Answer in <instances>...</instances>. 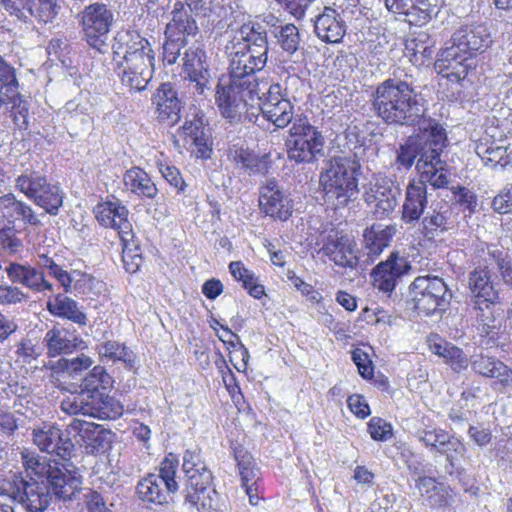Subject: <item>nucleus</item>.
<instances>
[{
	"label": "nucleus",
	"mask_w": 512,
	"mask_h": 512,
	"mask_svg": "<svg viewBox=\"0 0 512 512\" xmlns=\"http://www.w3.org/2000/svg\"><path fill=\"white\" fill-rule=\"evenodd\" d=\"M190 8L182 2H176L171 12L172 18L166 26V32L172 36H179L188 39L189 36H195L198 32L196 20L192 16Z\"/></svg>",
	"instance_id": "obj_34"
},
{
	"label": "nucleus",
	"mask_w": 512,
	"mask_h": 512,
	"mask_svg": "<svg viewBox=\"0 0 512 512\" xmlns=\"http://www.w3.org/2000/svg\"><path fill=\"white\" fill-rule=\"evenodd\" d=\"M230 156L238 168L245 169L250 173H265L267 171L266 161L248 150L235 149L230 152Z\"/></svg>",
	"instance_id": "obj_45"
},
{
	"label": "nucleus",
	"mask_w": 512,
	"mask_h": 512,
	"mask_svg": "<svg viewBox=\"0 0 512 512\" xmlns=\"http://www.w3.org/2000/svg\"><path fill=\"white\" fill-rule=\"evenodd\" d=\"M94 360L85 355L80 354L73 358H61L56 363L51 364L50 368L56 372H66L72 378L81 376L82 373L92 367Z\"/></svg>",
	"instance_id": "obj_43"
},
{
	"label": "nucleus",
	"mask_w": 512,
	"mask_h": 512,
	"mask_svg": "<svg viewBox=\"0 0 512 512\" xmlns=\"http://www.w3.org/2000/svg\"><path fill=\"white\" fill-rule=\"evenodd\" d=\"M350 6L355 7V0H339L333 6H325L314 19V31L319 39L327 43H339L345 33V17Z\"/></svg>",
	"instance_id": "obj_13"
},
{
	"label": "nucleus",
	"mask_w": 512,
	"mask_h": 512,
	"mask_svg": "<svg viewBox=\"0 0 512 512\" xmlns=\"http://www.w3.org/2000/svg\"><path fill=\"white\" fill-rule=\"evenodd\" d=\"M113 380L105 368L97 365L83 378L80 392H101L112 387Z\"/></svg>",
	"instance_id": "obj_44"
},
{
	"label": "nucleus",
	"mask_w": 512,
	"mask_h": 512,
	"mask_svg": "<svg viewBox=\"0 0 512 512\" xmlns=\"http://www.w3.org/2000/svg\"><path fill=\"white\" fill-rule=\"evenodd\" d=\"M4 271L13 284L21 285L36 293L53 291V285L46 280L44 272L28 263L9 261Z\"/></svg>",
	"instance_id": "obj_19"
},
{
	"label": "nucleus",
	"mask_w": 512,
	"mask_h": 512,
	"mask_svg": "<svg viewBox=\"0 0 512 512\" xmlns=\"http://www.w3.org/2000/svg\"><path fill=\"white\" fill-rule=\"evenodd\" d=\"M432 352L443 357L453 370L461 371L467 368L469 361L463 351L448 342L433 343L430 345Z\"/></svg>",
	"instance_id": "obj_41"
},
{
	"label": "nucleus",
	"mask_w": 512,
	"mask_h": 512,
	"mask_svg": "<svg viewBox=\"0 0 512 512\" xmlns=\"http://www.w3.org/2000/svg\"><path fill=\"white\" fill-rule=\"evenodd\" d=\"M178 467V460L172 455L169 454L161 463L159 474H155L161 479V483H163L166 487V492L174 493L178 490V483L175 480V475Z\"/></svg>",
	"instance_id": "obj_51"
},
{
	"label": "nucleus",
	"mask_w": 512,
	"mask_h": 512,
	"mask_svg": "<svg viewBox=\"0 0 512 512\" xmlns=\"http://www.w3.org/2000/svg\"><path fill=\"white\" fill-rule=\"evenodd\" d=\"M69 432H76L87 447L94 452H103L110 447L113 433L102 425L80 419H73L68 425Z\"/></svg>",
	"instance_id": "obj_24"
},
{
	"label": "nucleus",
	"mask_w": 512,
	"mask_h": 512,
	"mask_svg": "<svg viewBox=\"0 0 512 512\" xmlns=\"http://www.w3.org/2000/svg\"><path fill=\"white\" fill-rule=\"evenodd\" d=\"M443 151H436L429 160L420 164V179L417 182H423L427 186L429 183L434 188H444L449 183V173L446 161L441 159Z\"/></svg>",
	"instance_id": "obj_33"
},
{
	"label": "nucleus",
	"mask_w": 512,
	"mask_h": 512,
	"mask_svg": "<svg viewBox=\"0 0 512 512\" xmlns=\"http://www.w3.org/2000/svg\"><path fill=\"white\" fill-rule=\"evenodd\" d=\"M182 60L188 77H195L208 70L205 52L200 47H191L187 49Z\"/></svg>",
	"instance_id": "obj_48"
},
{
	"label": "nucleus",
	"mask_w": 512,
	"mask_h": 512,
	"mask_svg": "<svg viewBox=\"0 0 512 512\" xmlns=\"http://www.w3.org/2000/svg\"><path fill=\"white\" fill-rule=\"evenodd\" d=\"M205 485L202 489H191L186 487L184 503L192 508H196L198 512H223L219 508V495L215 489Z\"/></svg>",
	"instance_id": "obj_35"
},
{
	"label": "nucleus",
	"mask_w": 512,
	"mask_h": 512,
	"mask_svg": "<svg viewBox=\"0 0 512 512\" xmlns=\"http://www.w3.org/2000/svg\"><path fill=\"white\" fill-rule=\"evenodd\" d=\"M71 278V290L74 289L80 294H96L101 287V282L87 273L75 270L71 273Z\"/></svg>",
	"instance_id": "obj_53"
},
{
	"label": "nucleus",
	"mask_w": 512,
	"mask_h": 512,
	"mask_svg": "<svg viewBox=\"0 0 512 512\" xmlns=\"http://www.w3.org/2000/svg\"><path fill=\"white\" fill-rule=\"evenodd\" d=\"M113 44L114 54L119 55L118 49L123 44L126 49L123 61L118 65V76L121 83L130 91H144L153 77L155 54L149 42L138 34L128 32L118 34Z\"/></svg>",
	"instance_id": "obj_3"
},
{
	"label": "nucleus",
	"mask_w": 512,
	"mask_h": 512,
	"mask_svg": "<svg viewBox=\"0 0 512 512\" xmlns=\"http://www.w3.org/2000/svg\"><path fill=\"white\" fill-rule=\"evenodd\" d=\"M1 7L11 16L25 23L32 19L39 23H51L58 14L57 0H0Z\"/></svg>",
	"instance_id": "obj_15"
},
{
	"label": "nucleus",
	"mask_w": 512,
	"mask_h": 512,
	"mask_svg": "<svg viewBox=\"0 0 512 512\" xmlns=\"http://www.w3.org/2000/svg\"><path fill=\"white\" fill-rule=\"evenodd\" d=\"M257 99L264 118L277 128H285L298 116H294V106L279 83L270 85L267 92Z\"/></svg>",
	"instance_id": "obj_14"
},
{
	"label": "nucleus",
	"mask_w": 512,
	"mask_h": 512,
	"mask_svg": "<svg viewBox=\"0 0 512 512\" xmlns=\"http://www.w3.org/2000/svg\"><path fill=\"white\" fill-rule=\"evenodd\" d=\"M470 303L476 311V319L482 325V332L489 334L495 328L494 307L498 291L491 280L489 270L478 268L469 275Z\"/></svg>",
	"instance_id": "obj_8"
},
{
	"label": "nucleus",
	"mask_w": 512,
	"mask_h": 512,
	"mask_svg": "<svg viewBox=\"0 0 512 512\" xmlns=\"http://www.w3.org/2000/svg\"><path fill=\"white\" fill-rule=\"evenodd\" d=\"M368 432L376 441H387L392 437V426L382 418L373 417L368 423Z\"/></svg>",
	"instance_id": "obj_60"
},
{
	"label": "nucleus",
	"mask_w": 512,
	"mask_h": 512,
	"mask_svg": "<svg viewBox=\"0 0 512 512\" xmlns=\"http://www.w3.org/2000/svg\"><path fill=\"white\" fill-rule=\"evenodd\" d=\"M98 351L101 356L107 357L113 361H123L129 364L134 361L132 351L116 341H107L100 344Z\"/></svg>",
	"instance_id": "obj_52"
},
{
	"label": "nucleus",
	"mask_w": 512,
	"mask_h": 512,
	"mask_svg": "<svg viewBox=\"0 0 512 512\" xmlns=\"http://www.w3.org/2000/svg\"><path fill=\"white\" fill-rule=\"evenodd\" d=\"M427 202V186L423 182H410L406 188L401 219L407 224L417 223L424 213Z\"/></svg>",
	"instance_id": "obj_28"
},
{
	"label": "nucleus",
	"mask_w": 512,
	"mask_h": 512,
	"mask_svg": "<svg viewBox=\"0 0 512 512\" xmlns=\"http://www.w3.org/2000/svg\"><path fill=\"white\" fill-rule=\"evenodd\" d=\"M182 467L187 476L186 487L203 489L205 485H211L212 473L202 460L200 449H187L183 455Z\"/></svg>",
	"instance_id": "obj_27"
},
{
	"label": "nucleus",
	"mask_w": 512,
	"mask_h": 512,
	"mask_svg": "<svg viewBox=\"0 0 512 512\" xmlns=\"http://www.w3.org/2000/svg\"><path fill=\"white\" fill-rule=\"evenodd\" d=\"M28 300V295L19 287L12 285H0V304L15 305Z\"/></svg>",
	"instance_id": "obj_61"
},
{
	"label": "nucleus",
	"mask_w": 512,
	"mask_h": 512,
	"mask_svg": "<svg viewBox=\"0 0 512 512\" xmlns=\"http://www.w3.org/2000/svg\"><path fill=\"white\" fill-rule=\"evenodd\" d=\"M37 266L43 272L44 269H47L49 274L58 280L65 292L71 291V273L63 270L53 258L46 254H40L37 259Z\"/></svg>",
	"instance_id": "obj_49"
},
{
	"label": "nucleus",
	"mask_w": 512,
	"mask_h": 512,
	"mask_svg": "<svg viewBox=\"0 0 512 512\" xmlns=\"http://www.w3.org/2000/svg\"><path fill=\"white\" fill-rule=\"evenodd\" d=\"M257 83L238 82L229 79L227 84L217 86L216 102L223 117L230 121H239L248 106L255 99Z\"/></svg>",
	"instance_id": "obj_10"
},
{
	"label": "nucleus",
	"mask_w": 512,
	"mask_h": 512,
	"mask_svg": "<svg viewBox=\"0 0 512 512\" xmlns=\"http://www.w3.org/2000/svg\"><path fill=\"white\" fill-rule=\"evenodd\" d=\"M84 37L92 48L104 52L108 47V34L113 14L103 3H93L80 14Z\"/></svg>",
	"instance_id": "obj_12"
},
{
	"label": "nucleus",
	"mask_w": 512,
	"mask_h": 512,
	"mask_svg": "<svg viewBox=\"0 0 512 512\" xmlns=\"http://www.w3.org/2000/svg\"><path fill=\"white\" fill-rule=\"evenodd\" d=\"M448 138L445 129L435 120H429L419 134L410 136L397 150L396 164L409 169L416 162L419 171L420 164L447 146Z\"/></svg>",
	"instance_id": "obj_4"
},
{
	"label": "nucleus",
	"mask_w": 512,
	"mask_h": 512,
	"mask_svg": "<svg viewBox=\"0 0 512 512\" xmlns=\"http://www.w3.org/2000/svg\"><path fill=\"white\" fill-rule=\"evenodd\" d=\"M259 208L266 216L281 221L292 214L291 201L274 178L266 179L260 186Z\"/></svg>",
	"instance_id": "obj_17"
},
{
	"label": "nucleus",
	"mask_w": 512,
	"mask_h": 512,
	"mask_svg": "<svg viewBox=\"0 0 512 512\" xmlns=\"http://www.w3.org/2000/svg\"><path fill=\"white\" fill-rule=\"evenodd\" d=\"M452 45L443 49L435 62L439 74L451 81L464 79L472 67L471 56L484 52L493 42L484 24L463 25L452 36Z\"/></svg>",
	"instance_id": "obj_2"
},
{
	"label": "nucleus",
	"mask_w": 512,
	"mask_h": 512,
	"mask_svg": "<svg viewBox=\"0 0 512 512\" xmlns=\"http://www.w3.org/2000/svg\"><path fill=\"white\" fill-rule=\"evenodd\" d=\"M235 459L239 468L242 487L257 486L260 480V471L256 467L252 456L245 450L235 452Z\"/></svg>",
	"instance_id": "obj_42"
},
{
	"label": "nucleus",
	"mask_w": 512,
	"mask_h": 512,
	"mask_svg": "<svg viewBox=\"0 0 512 512\" xmlns=\"http://www.w3.org/2000/svg\"><path fill=\"white\" fill-rule=\"evenodd\" d=\"M397 229L393 225L382 227V225H372L366 228L363 233L364 247L366 249L367 260L365 262H373L375 257L386 248Z\"/></svg>",
	"instance_id": "obj_32"
},
{
	"label": "nucleus",
	"mask_w": 512,
	"mask_h": 512,
	"mask_svg": "<svg viewBox=\"0 0 512 512\" xmlns=\"http://www.w3.org/2000/svg\"><path fill=\"white\" fill-rule=\"evenodd\" d=\"M46 308L53 316L66 318L79 325L86 324L87 317L78 308L77 303L63 294H57L50 298L46 303Z\"/></svg>",
	"instance_id": "obj_36"
},
{
	"label": "nucleus",
	"mask_w": 512,
	"mask_h": 512,
	"mask_svg": "<svg viewBox=\"0 0 512 512\" xmlns=\"http://www.w3.org/2000/svg\"><path fill=\"white\" fill-rule=\"evenodd\" d=\"M45 478L54 495L63 500H70L82 485V476L77 471L58 462H53V466Z\"/></svg>",
	"instance_id": "obj_23"
},
{
	"label": "nucleus",
	"mask_w": 512,
	"mask_h": 512,
	"mask_svg": "<svg viewBox=\"0 0 512 512\" xmlns=\"http://www.w3.org/2000/svg\"><path fill=\"white\" fill-rule=\"evenodd\" d=\"M22 201L15 198L12 193L0 197V218L8 221V225H13L15 220L20 219V209Z\"/></svg>",
	"instance_id": "obj_57"
},
{
	"label": "nucleus",
	"mask_w": 512,
	"mask_h": 512,
	"mask_svg": "<svg viewBox=\"0 0 512 512\" xmlns=\"http://www.w3.org/2000/svg\"><path fill=\"white\" fill-rule=\"evenodd\" d=\"M413 15L410 16V22L417 21L421 23H426L432 19V17L436 16L438 13L437 5H432L427 2V0H417L416 6L412 9Z\"/></svg>",
	"instance_id": "obj_62"
},
{
	"label": "nucleus",
	"mask_w": 512,
	"mask_h": 512,
	"mask_svg": "<svg viewBox=\"0 0 512 512\" xmlns=\"http://www.w3.org/2000/svg\"><path fill=\"white\" fill-rule=\"evenodd\" d=\"M449 208L446 204L431 206V211L422 219V232L426 237L432 238L437 232L449 229Z\"/></svg>",
	"instance_id": "obj_38"
},
{
	"label": "nucleus",
	"mask_w": 512,
	"mask_h": 512,
	"mask_svg": "<svg viewBox=\"0 0 512 512\" xmlns=\"http://www.w3.org/2000/svg\"><path fill=\"white\" fill-rule=\"evenodd\" d=\"M20 454L23 467L29 476L46 477L53 466V463L47 462L45 458L40 457L35 451L23 449Z\"/></svg>",
	"instance_id": "obj_47"
},
{
	"label": "nucleus",
	"mask_w": 512,
	"mask_h": 512,
	"mask_svg": "<svg viewBox=\"0 0 512 512\" xmlns=\"http://www.w3.org/2000/svg\"><path fill=\"white\" fill-rule=\"evenodd\" d=\"M411 265L406 258L391 253L386 261L380 262L372 271L373 285L378 290L391 293L398 280L409 272Z\"/></svg>",
	"instance_id": "obj_18"
},
{
	"label": "nucleus",
	"mask_w": 512,
	"mask_h": 512,
	"mask_svg": "<svg viewBox=\"0 0 512 512\" xmlns=\"http://www.w3.org/2000/svg\"><path fill=\"white\" fill-rule=\"evenodd\" d=\"M492 207L499 214L512 212V184L493 198Z\"/></svg>",
	"instance_id": "obj_64"
},
{
	"label": "nucleus",
	"mask_w": 512,
	"mask_h": 512,
	"mask_svg": "<svg viewBox=\"0 0 512 512\" xmlns=\"http://www.w3.org/2000/svg\"><path fill=\"white\" fill-rule=\"evenodd\" d=\"M370 101L376 116L387 125L414 126L425 111L415 88L396 78L378 84Z\"/></svg>",
	"instance_id": "obj_1"
},
{
	"label": "nucleus",
	"mask_w": 512,
	"mask_h": 512,
	"mask_svg": "<svg viewBox=\"0 0 512 512\" xmlns=\"http://www.w3.org/2000/svg\"><path fill=\"white\" fill-rule=\"evenodd\" d=\"M504 142L503 140L498 142L480 140L476 144V154L481 158L484 165L493 168L500 167L501 169L512 166V145Z\"/></svg>",
	"instance_id": "obj_29"
},
{
	"label": "nucleus",
	"mask_w": 512,
	"mask_h": 512,
	"mask_svg": "<svg viewBox=\"0 0 512 512\" xmlns=\"http://www.w3.org/2000/svg\"><path fill=\"white\" fill-rule=\"evenodd\" d=\"M154 104L157 107V117L160 121L174 125L180 119L181 102L171 83H163L157 89L154 95Z\"/></svg>",
	"instance_id": "obj_30"
},
{
	"label": "nucleus",
	"mask_w": 512,
	"mask_h": 512,
	"mask_svg": "<svg viewBox=\"0 0 512 512\" xmlns=\"http://www.w3.org/2000/svg\"><path fill=\"white\" fill-rule=\"evenodd\" d=\"M448 433L442 429H420L416 433L417 439L431 451L437 453L439 448H443Z\"/></svg>",
	"instance_id": "obj_56"
},
{
	"label": "nucleus",
	"mask_w": 512,
	"mask_h": 512,
	"mask_svg": "<svg viewBox=\"0 0 512 512\" xmlns=\"http://www.w3.org/2000/svg\"><path fill=\"white\" fill-rule=\"evenodd\" d=\"M324 136L308 118L297 116L285 140L287 157L296 163H313L324 156Z\"/></svg>",
	"instance_id": "obj_6"
},
{
	"label": "nucleus",
	"mask_w": 512,
	"mask_h": 512,
	"mask_svg": "<svg viewBox=\"0 0 512 512\" xmlns=\"http://www.w3.org/2000/svg\"><path fill=\"white\" fill-rule=\"evenodd\" d=\"M471 367L481 376L498 379L503 386L512 385V370L495 357L475 355L471 360Z\"/></svg>",
	"instance_id": "obj_31"
},
{
	"label": "nucleus",
	"mask_w": 512,
	"mask_h": 512,
	"mask_svg": "<svg viewBox=\"0 0 512 512\" xmlns=\"http://www.w3.org/2000/svg\"><path fill=\"white\" fill-rule=\"evenodd\" d=\"M162 485L163 483H161V479H159L158 476H155V474H149L137 485L139 498L149 503L163 504L167 501V492L161 489Z\"/></svg>",
	"instance_id": "obj_40"
},
{
	"label": "nucleus",
	"mask_w": 512,
	"mask_h": 512,
	"mask_svg": "<svg viewBox=\"0 0 512 512\" xmlns=\"http://www.w3.org/2000/svg\"><path fill=\"white\" fill-rule=\"evenodd\" d=\"M452 291L438 276L416 277L409 285L407 302L418 313L426 316L442 315L451 302Z\"/></svg>",
	"instance_id": "obj_5"
},
{
	"label": "nucleus",
	"mask_w": 512,
	"mask_h": 512,
	"mask_svg": "<svg viewBox=\"0 0 512 512\" xmlns=\"http://www.w3.org/2000/svg\"><path fill=\"white\" fill-rule=\"evenodd\" d=\"M14 494L25 512H45L52 500L48 486L36 480H21Z\"/></svg>",
	"instance_id": "obj_22"
},
{
	"label": "nucleus",
	"mask_w": 512,
	"mask_h": 512,
	"mask_svg": "<svg viewBox=\"0 0 512 512\" xmlns=\"http://www.w3.org/2000/svg\"><path fill=\"white\" fill-rule=\"evenodd\" d=\"M166 41L163 45V61L167 65L177 62L181 50L187 45L188 39L179 36H172L165 31Z\"/></svg>",
	"instance_id": "obj_54"
},
{
	"label": "nucleus",
	"mask_w": 512,
	"mask_h": 512,
	"mask_svg": "<svg viewBox=\"0 0 512 512\" xmlns=\"http://www.w3.org/2000/svg\"><path fill=\"white\" fill-rule=\"evenodd\" d=\"M108 204L111 205V212L114 214L113 218H119V223H122L121 232L123 233V242L132 240V238H134V234L132 232V225L127 219V208L123 206L118 200L108 201Z\"/></svg>",
	"instance_id": "obj_59"
},
{
	"label": "nucleus",
	"mask_w": 512,
	"mask_h": 512,
	"mask_svg": "<svg viewBox=\"0 0 512 512\" xmlns=\"http://www.w3.org/2000/svg\"><path fill=\"white\" fill-rule=\"evenodd\" d=\"M466 452L465 445L456 437L448 434L443 448H439L437 453L446 457V471L451 475L455 468L456 461L463 457Z\"/></svg>",
	"instance_id": "obj_50"
},
{
	"label": "nucleus",
	"mask_w": 512,
	"mask_h": 512,
	"mask_svg": "<svg viewBox=\"0 0 512 512\" xmlns=\"http://www.w3.org/2000/svg\"><path fill=\"white\" fill-rule=\"evenodd\" d=\"M47 355L56 357L86 348L85 342L75 333L65 328L53 327L44 337Z\"/></svg>",
	"instance_id": "obj_25"
},
{
	"label": "nucleus",
	"mask_w": 512,
	"mask_h": 512,
	"mask_svg": "<svg viewBox=\"0 0 512 512\" xmlns=\"http://www.w3.org/2000/svg\"><path fill=\"white\" fill-rule=\"evenodd\" d=\"M33 442L43 452L55 453L62 459L69 457L74 450L71 439L58 427L44 424L33 430Z\"/></svg>",
	"instance_id": "obj_20"
},
{
	"label": "nucleus",
	"mask_w": 512,
	"mask_h": 512,
	"mask_svg": "<svg viewBox=\"0 0 512 512\" xmlns=\"http://www.w3.org/2000/svg\"><path fill=\"white\" fill-rule=\"evenodd\" d=\"M321 251L335 265L344 268H355L360 260L356 253V244L348 235H328Z\"/></svg>",
	"instance_id": "obj_21"
},
{
	"label": "nucleus",
	"mask_w": 512,
	"mask_h": 512,
	"mask_svg": "<svg viewBox=\"0 0 512 512\" xmlns=\"http://www.w3.org/2000/svg\"><path fill=\"white\" fill-rule=\"evenodd\" d=\"M274 36L281 49L289 55L298 51L301 37L298 28L294 24H286L274 31Z\"/></svg>",
	"instance_id": "obj_46"
},
{
	"label": "nucleus",
	"mask_w": 512,
	"mask_h": 512,
	"mask_svg": "<svg viewBox=\"0 0 512 512\" xmlns=\"http://www.w3.org/2000/svg\"><path fill=\"white\" fill-rule=\"evenodd\" d=\"M352 360L363 378L370 379L373 377L374 367L366 352L359 348L355 349L352 352Z\"/></svg>",
	"instance_id": "obj_63"
},
{
	"label": "nucleus",
	"mask_w": 512,
	"mask_h": 512,
	"mask_svg": "<svg viewBox=\"0 0 512 512\" xmlns=\"http://www.w3.org/2000/svg\"><path fill=\"white\" fill-rule=\"evenodd\" d=\"M238 33L240 38H234V40L230 42L231 44L245 47L268 44L267 32L258 22L243 24Z\"/></svg>",
	"instance_id": "obj_39"
},
{
	"label": "nucleus",
	"mask_w": 512,
	"mask_h": 512,
	"mask_svg": "<svg viewBox=\"0 0 512 512\" xmlns=\"http://www.w3.org/2000/svg\"><path fill=\"white\" fill-rule=\"evenodd\" d=\"M122 246V260L125 270L129 273L137 272L143 262V258L139 253L138 244L135 239L132 238V240H128L127 242H122Z\"/></svg>",
	"instance_id": "obj_55"
},
{
	"label": "nucleus",
	"mask_w": 512,
	"mask_h": 512,
	"mask_svg": "<svg viewBox=\"0 0 512 512\" xmlns=\"http://www.w3.org/2000/svg\"><path fill=\"white\" fill-rule=\"evenodd\" d=\"M400 196L399 185L389 178L377 179L364 193L365 202L373 205V213L379 219L389 217L394 212Z\"/></svg>",
	"instance_id": "obj_16"
},
{
	"label": "nucleus",
	"mask_w": 512,
	"mask_h": 512,
	"mask_svg": "<svg viewBox=\"0 0 512 512\" xmlns=\"http://www.w3.org/2000/svg\"><path fill=\"white\" fill-rule=\"evenodd\" d=\"M18 231L14 225H6L0 229V248L9 254H15L22 249L23 244L17 236Z\"/></svg>",
	"instance_id": "obj_58"
},
{
	"label": "nucleus",
	"mask_w": 512,
	"mask_h": 512,
	"mask_svg": "<svg viewBox=\"0 0 512 512\" xmlns=\"http://www.w3.org/2000/svg\"><path fill=\"white\" fill-rule=\"evenodd\" d=\"M243 49V46L231 43L226 46L229 59V79L242 83L243 81L257 83L255 72L260 69L252 64V59Z\"/></svg>",
	"instance_id": "obj_26"
},
{
	"label": "nucleus",
	"mask_w": 512,
	"mask_h": 512,
	"mask_svg": "<svg viewBox=\"0 0 512 512\" xmlns=\"http://www.w3.org/2000/svg\"><path fill=\"white\" fill-rule=\"evenodd\" d=\"M323 191L329 200L335 201L336 207H345L357 199L358 181L353 169L345 159L335 158L320 176Z\"/></svg>",
	"instance_id": "obj_7"
},
{
	"label": "nucleus",
	"mask_w": 512,
	"mask_h": 512,
	"mask_svg": "<svg viewBox=\"0 0 512 512\" xmlns=\"http://www.w3.org/2000/svg\"><path fill=\"white\" fill-rule=\"evenodd\" d=\"M123 181L127 190H130L138 196L152 199L157 195L158 190L156 185L152 182L149 175L138 167L127 170L124 174Z\"/></svg>",
	"instance_id": "obj_37"
},
{
	"label": "nucleus",
	"mask_w": 512,
	"mask_h": 512,
	"mask_svg": "<svg viewBox=\"0 0 512 512\" xmlns=\"http://www.w3.org/2000/svg\"><path fill=\"white\" fill-rule=\"evenodd\" d=\"M61 409L70 415H87L99 419H116L123 413V406L113 397L101 392H78L61 402Z\"/></svg>",
	"instance_id": "obj_9"
},
{
	"label": "nucleus",
	"mask_w": 512,
	"mask_h": 512,
	"mask_svg": "<svg viewBox=\"0 0 512 512\" xmlns=\"http://www.w3.org/2000/svg\"><path fill=\"white\" fill-rule=\"evenodd\" d=\"M16 187L45 213L57 215L63 204V193L61 189L51 184L47 179L37 172H26L16 179Z\"/></svg>",
	"instance_id": "obj_11"
}]
</instances>
